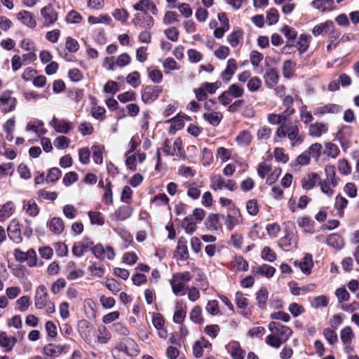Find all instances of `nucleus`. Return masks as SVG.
<instances>
[{
	"mask_svg": "<svg viewBox=\"0 0 359 359\" xmlns=\"http://www.w3.org/2000/svg\"><path fill=\"white\" fill-rule=\"evenodd\" d=\"M27 130H32L36 133L44 135L46 133L47 130L43 128V123L42 121H36L34 123L29 122L26 127Z\"/></svg>",
	"mask_w": 359,
	"mask_h": 359,
	"instance_id": "46",
	"label": "nucleus"
},
{
	"mask_svg": "<svg viewBox=\"0 0 359 359\" xmlns=\"http://www.w3.org/2000/svg\"><path fill=\"white\" fill-rule=\"evenodd\" d=\"M235 302L237 307L241 309V313L243 316H248V312L247 311L248 305V299L245 297L242 292H237L235 295Z\"/></svg>",
	"mask_w": 359,
	"mask_h": 359,
	"instance_id": "31",
	"label": "nucleus"
},
{
	"mask_svg": "<svg viewBox=\"0 0 359 359\" xmlns=\"http://www.w3.org/2000/svg\"><path fill=\"white\" fill-rule=\"evenodd\" d=\"M252 137L248 130H243L236 137L237 144L241 147H247L250 144Z\"/></svg>",
	"mask_w": 359,
	"mask_h": 359,
	"instance_id": "41",
	"label": "nucleus"
},
{
	"mask_svg": "<svg viewBox=\"0 0 359 359\" xmlns=\"http://www.w3.org/2000/svg\"><path fill=\"white\" fill-rule=\"evenodd\" d=\"M112 183L107 179L106 184L104 187V194L102 196V201L108 205H112L114 204L113 193H112Z\"/></svg>",
	"mask_w": 359,
	"mask_h": 359,
	"instance_id": "35",
	"label": "nucleus"
},
{
	"mask_svg": "<svg viewBox=\"0 0 359 359\" xmlns=\"http://www.w3.org/2000/svg\"><path fill=\"white\" fill-rule=\"evenodd\" d=\"M286 137L290 140L292 147L302 144L304 141L298 125L292 122L278 127L274 135V142H280Z\"/></svg>",
	"mask_w": 359,
	"mask_h": 359,
	"instance_id": "1",
	"label": "nucleus"
},
{
	"mask_svg": "<svg viewBox=\"0 0 359 359\" xmlns=\"http://www.w3.org/2000/svg\"><path fill=\"white\" fill-rule=\"evenodd\" d=\"M294 264L299 267L304 274H310L313 266V257L311 254H306L302 260H296Z\"/></svg>",
	"mask_w": 359,
	"mask_h": 359,
	"instance_id": "20",
	"label": "nucleus"
},
{
	"mask_svg": "<svg viewBox=\"0 0 359 359\" xmlns=\"http://www.w3.org/2000/svg\"><path fill=\"white\" fill-rule=\"evenodd\" d=\"M187 316V306L182 302L177 303L176 310L173 315V321L177 324L182 325Z\"/></svg>",
	"mask_w": 359,
	"mask_h": 359,
	"instance_id": "32",
	"label": "nucleus"
},
{
	"mask_svg": "<svg viewBox=\"0 0 359 359\" xmlns=\"http://www.w3.org/2000/svg\"><path fill=\"white\" fill-rule=\"evenodd\" d=\"M327 243L334 248L339 249L343 245V239L339 234L332 233L327 237Z\"/></svg>",
	"mask_w": 359,
	"mask_h": 359,
	"instance_id": "53",
	"label": "nucleus"
},
{
	"mask_svg": "<svg viewBox=\"0 0 359 359\" xmlns=\"http://www.w3.org/2000/svg\"><path fill=\"white\" fill-rule=\"evenodd\" d=\"M190 319L192 322L201 324L203 323L202 309L199 306H195L190 312Z\"/></svg>",
	"mask_w": 359,
	"mask_h": 359,
	"instance_id": "52",
	"label": "nucleus"
},
{
	"mask_svg": "<svg viewBox=\"0 0 359 359\" xmlns=\"http://www.w3.org/2000/svg\"><path fill=\"white\" fill-rule=\"evenodd\" d=\"M196 224L193 216L188 215L182 220V226L187 233L191 234L196 229Z\"/></svg>",
	"mask_w": 359,
	"mask_h": 359,
	"instance_id": "43",
	"label": "nucleus"
},
{
	"mask_svg": "<svg viewBox=\"0 0 359 359\" xmlns=\"http://www.w3.org/2000/svg\"><path fill=\"white\" fill-rule=\"evenodd\" d=\"M226 91L233 98L241 97L244 94V88L237 83H233L230 85Z\"/></svg>",
	"mask_w": 359,
	"mask_h": 359,
	"instance_id": "54",
	"label": "nucleus"
},
{
	"mask_svg": "<svg viewBox=\"0 0 359 359\" xmlns=\"http://www.w3.org/2000/svg\"><path fill=\"white\" fill-rule=\"evenodd\" d=\"M13 92L6 90L2 93L0 97V110L4 114H7L15 109L17 100L12 96Z\"/></svg>",
	"mask_w": 359,
	"mask_h": 359,
	"instance_id": "7",
	"label": "nucleus"
},
{
	"mask_svg": "<svg viewBox=\"0 0 359 359\" xmlns=\"http://www.w3.org/2000/svg\"><path fill=\"white\" fill-rule=\"evenodd\" d=\"M94 245L91 238L85 237L81 241L75 243L72 248V253L74 256L80 257L83 254L91 250L92 246Z\"/></svg>",
	"mask_w": 359,
	"mask_h": 359,
	"instance_id": "13",
	"label": "nucleus"
},
{
	"mask_svg": "<svg viewBox=\"0 0 359 359\" xmlns=\"http://www.w3.org/2000/svg\"><path fill=\"white\" fill-rule=\"evenodd\" d=\"M205 349L211 351L212 344L204 337H201L193 344L192 350L194 356L196 358H201L203 355Z\"/></svg>",
	"mask_w": 359,
	"mask_h": 359,
	"instance_id": "17",
	"label": "nucleus"
},
{
	"mask_svg": "<svg viewBox=\"0 0 359 359\" xmlns=\"http://www.w3.org/2000/svg\"><path fill=\"white\" fill-rule=\"evenodd\" d=\"M49 124L57 133L62 134H68L74 128L72 122L55 116H53Z\"/></svg>",
	"mask_w": 359,
	"mask_h": 359,
	"instance_id": "9",
	"label": "nucleus"
},
{
	"mask_svg": "<svg viewBox=\"0 0 359 359\" xmlns=\"http://www.w3.org/2000/svg\"><path fill=\"white\" fill-rule=\"evenodd\" d=\"M135 11H140L141 13H149V11L153 15H157L158 8L155 4L151 0H140L137 3L133 6Z\"/></svg>",
	"mask_w": 359,
	"mask_h": 359,
	"instance_id": "18",
	"label": "nucleus"
},
{
	"mask_svg": "<svg viewBox=\"0 0 359 359\" xmlns=\"http://www.w3.org/2000/svg\"><path fill=\"white\" fill-rule=\"evenodd\" d=\"M30 297L27 295L22 296L16 301L18 309L21 312L26 311L30 306Z\"/></svg>",
	"mask_w": 359,
	"mask_h": 359,
	"instance_id": "63",
	"label": "nucleus"
},
{
	"mask_svg": "<svg viewBox=\"0 0 359 359\" xmlns=\"http://www.w3.org/2000/svg\"><path fill=\"white\" fill-rule=\"evenodd\" d=\"M36 194L39 198L51 201H54L57 198V194L55 191H49L44 189L39 190Z\"/></svg>",
	"mask_w": 359,
	"mask_h": 359,
	"instance_id": "60",
	"label": "nucleus"
},
{
	"mask_svg": "<svg viewBox=\"0 0 359 359\" xmlns=\"http://www.w3.org/2000/svg\"><path fill=\"white\" fill-rule=\"evenodd\" d=\"M210 188L214 191L226 189L233 191L237 189V183L234 180H226L219 175H214L211 177Z\"/></svg>",
	"mask_w": 359,
	"mask_h": 359,
	"instance_id": "5",
	"label": "nucleus"
},
{
	"mask_svg": "<svg viewBox=\"0 0 359 359\" xmlns=\"http://www.w3.org/2000/svg\"><path fill=\"white\" fill-rule=\"evenodd\" d=\"M252 274L255 276H264L267 278H271L276 273V269L266 264H263L260 266H255L251 269Z\"/></svg>",
	"mask_w": 359,
	"mask_h": 359,
	"instance_id": "19",
	"label": "nucleus"
},
{
	"mask_svg": "<svg viewBox=\"0 0 359 359\" xmlns=\"http://www.w3.org/2000/svg\"><path fill=\"white\" fill-rule=\"evenodd\" d=\"M112 16L121 22H125L129 18L128 12L124 8H116L111 13Z\"/></svg>",
	"mask_w": 359,
	"mask_h": 359,
	"instance_id": "59",
	"label": "nucleus"
},
{
	"mask_svg": "<svg viewBox=\"0 0 359 359\" xmlns=\"http://www.w3.org/2000/svg\"><path fill=\"white\" fill-rule=\"evenodd\" d=\"M163 92V88L160 86H142L141 90V98L144 103H151L158 99Z\"/></svg>",
	"mask_w": 359,
	"mask_h": 359,
	"instance_id": "6",
	"label": "nucleus"
},
{
	"mask_svg": "<svg viewBox=\"0 0 359 359\" xmlns=\"http://www.w3.org/2000/svg\"><path fill=\"white\" fill-rule=\"evenodd\" d=\"M323 334L330 345H334L338 341V336L334 329L330 327L325 328Z\"/></svg>",
	"mask_w": 359,
	"mask_h": 359,
	"instance_id": "51",
	"label": "nucleus"
},
{
	"mask_svg": "<svg viewBox=\"0 0 359 359\" xmlns=\"http://www.w3.org/2000/svg\"><path fill=\"white\" fill-rule=\"evenodd\" d=\"M14 204L11 201H8L4 204L0 209V221L4 222L8 219L14 212Z\"/></svg>",
	"mask_w": 359,
	"mask_h": 359,
	"instance_id": "38",
	"label": "nucleus"
},
{
	"mask_svg": "<svg viewBox=\"0 0 359 359\" xmlns=\"http://www.w3.org/2000/svg\"><path fill=\"white\" fill-rule=\"evenodd\" d=\"M266 85L269 88L274 87L278 82L279 76L276 68H270L267 69L264 75Z\"/></svg>",
	"mask_w": 359,
	"mask_h": 359,
	"instance_id": "25",
	"label": "nucleus"
},
{
	"mask_svg": "<svg viewBox=\"0 0 359 359\" xmlns=\"http://www.w3.org/2000/svg\"><path fill=\"white\" fill-rule=\"evenodd\" d=\"M69 350V346L67 344H48L43 347V352L48 357L55 358L60 355L62 353H67Z\"/></svg>",
	"mask_w": 359,
	"mask_h": 359,
	"instance_id": "12",
	"label": "nucleus"
},
{
	"mask_svg": "<svg viewBox=\"0 0 359 359\" xmlns=\"http://www.w3.org/2000/svg\"><path fill=\"white\" fill-rule=\"evenodd\" d=\"M243 38V32L241 29L238 28L233 30L227 36V41L231 47H236Z\"/></svg>",
	"mask_w": 359,
	"mask_h": 359,
	"instance_id": "37",
	"label": "nucleus"
},
{
	"mask_svg": "<svg viewBox=\"0 0 359 359\" xmlns=\"http://www.w3.org/2000/svg\"><path fill=\"white\" fill-rule=\"evenodd\" d=\"M320 175L316 172H309L302 180V188L305 190L312 189L317 184H319Z\"/></svg>",
	"mask_w": 359,
	"mask_h": 359,
	"instance_id": "21",
	"label": "nucleus"
},
{
	"mask_svg": "<svg viewBox=\"0 0 359 359\" xmlns=\"http://www.w3.org/2000/svg\"><path fill=\"white\" fill-rule=\"evenodd\" d=\"M98 333L97 340L101 344H107L111 339L110 332L104 325H101L98 327Z\"/></svg>",
	"mask_w": 359,
	"mask_h": 359,
	"instance_id": "56",
	"label": "nucleus"
},
{
	"mask_svg": "<svg viewBox=\"0 0 359 359\" xmlns=\"http://www.w3.org/2000/svg\"><path fill=\"white\" fill-rule=\"evenodd\" d=\"M203 118L213 126H217L223 118V114L219 111L204 113Z\"/></svg>",
	"mask_w": 359,
	"mask_h": 359,
	"instance_id": "36",
	"label": "nucleus"
},
{
	"mask_svg": "<svg viewBox=\"0 0 359 359\" xmlns=\"http://www.w3.org/2000/svg\"><path fill=\"white\" fill-rule=\"evenodd\" d=\"M7 232L9 238L15 243H20L22 241L20 224L16 219H13L7 227Z\"/></svg>",
	"mask_w": 359,
	"mask_h": 359,
	"instance_id": "14",
	"label": "nucleus"
},
{
	"mask_svg": "<svg viewBox=\"0 0 359 359\" xmlns=\"http://www.w3.org/2000/svg\"><path fill=\"white\" fill-rule=\"evenodd\" d=\"M88 271L91 273L92 276L101 278L105 273V269L102 264H98L93 263L92 265L88 266Z\"/></svg>",
	"mask_w": 359,
	"mask_h": 359,
	"instance_id": "61",
	"label": "nucleus"
},
{
	"mask_svg": "<svg viewBox=\"0 0 359 359\" xmlns=\"http://www.w3.org/2000/svg\"><path fill=\"white\" fill-rule=\"evenodd\" d=\"M295 63L290 60H285L283 65V74L285 78L290 79L294 74Z\"/></svg>",
	"mask_w": 359,
	"mask_h": 359,
	"instance_id": "55",
	"label": "nucleus"
},
{
	"mask_svg": "<svg viewBox=\"0 0 359 359\" xmlns=\"http://www.w3.org/2000/svg\"><path fill=\"white\" fill-rule=\"evenodd\" d=\"M342 108L340 105L336 104H327L322 107H318L315 109L314 114L322 116L325 114H338L341 111Z\"/></svg>",
	"mask_w": 359,
	"mask_h": 359,
	"instance_id": "24",
	"label": "nucleus"
},
{
	"mask_svg": "<svg viewBox=\"0 0 359 359\" xmlns=\"http://www.w3.org/2000/svg\"><path fill=\"white\" fill-rule=\"evenodd\" d=\"M325 178L319 181L320 191L327 197L331 198L334 194V189L339 184L340 179L337 177L335 166L327 165L325 168Z\"/></svg>",
	"mask_w": 359,
	"mask_h": 359,
	"instance_id": "2",
	"label": "nucleus"
},
{
	"mask_svg": "<svg viewBox=\"0 0 359 359\" xmlns=\"http://www.w3.org/2000/svg\"><path fill=\"white\" fill-rule=\"evenodd\" d=\"M327 130L328 127L327 124L321 122H316L309 126V135L312 137H319L323 133H325Z\"/></svg>",
	"mask_w": 359,
	"mask_h": 359,
	"instance_id": "26",
	"label": "nucleus"
},
{
	"mask_svg": "<svg viewBox=\"0 0 359 359\" xmlns=\"http://www.w3.org/2000/svg\"><path fill=\"white\" fill-rule=\"evenodd\" d=\"M41 15L43 19L44 25L49 27L58 19V13L52 4H48L41 9Z\"/></svg>",
	"mask_w": 359,
	"mask_h": 359,
	"instance_id": "11",
	"label": "nucleus"
},
{
	"mask_svg": "<svg viewBox=\"0 0 359 359\" xmlns=\"http://www.w3.org/2000/svg\"><path fill=\"white\" fill-rule=\"evenodd\" d=\"M322 150H323V147H322L321 144L314 143V144H312L309 147L307 151L309 154L311 158H314L315 161L316 162H318L319 160V158L321 155Z\"/></svg>",
	"mask_w": 359,
	"mask_h": 359,
	"instance_id": "48",
	"label": "nucleus"
},
{
	"mask_svg": "<svg viewBox=\"0 0 359 359\" xmlns=\"http://www.w3.org/2000/svg\"><path fill=\"white\" fill-rule=\"evenodd\" d=\"M93 150V159L95 163L100 165L103 162V150L104 147L98 144H95L91 147Z\"/></svg>",
	"mask_w": 359,
	"mask_h": 359,
	"instance_id": "47",
	"label": "nucleus"
},
{
	"mask_svg": "<svg viewBox=\"0 0 359 359\" xmlns=\"http://www.w3.org/2000/svg\"><path fill=\"white\" fill-rule=\"evenodd\" d=\"M297 223L299 227L302 228L304 232L309 233H313L315 232V222L310 217H300L297 219Z\"/></svg>",
	"mask_w": 359,
	"mask_h": 359,
	"instance_id": "23",
	"label": "nucleus"
},
{
	"mask_svg": "<svg viewBox=\"0 0 359 359\" xmlns=\"http://www.w3.org/2000/svg\"><path fill=\"white\" fill-rule=\"evenodd\" d=\"M222 219H224V215L210 213L205 221V227L212 231L221 230L222 228Z\"/></svg>",
	"mask_w": 359,
	"mask_h": 359,
	"instance_id": "15",
	"label": "nucleus"
},
{
	"mask_svg": "<svg viewBox=\"0 0 359 359\" xmlns=\"http://www.w3.org/2000/svg\"><path fill=\"white\" fill-rule=\"evenodd\" d=\"M333 27V22L332 20H327L323 23L316 25L312 30V33L314 36H317L323 32L327 33L330 28Z\"/></svg>",
	"mask_w": 359,
	"mask_h": 359,
	"instance_id": "42",
	"label": "nucleus"
},
{
	"mask_svg": "<svg viewBox=\"0 0 359 359\" xmlns=\"http://www.w3.org/2000/svg\"><path fill=\"white\" fill-rule=\"evenodd\" d=\"M348 203V200L341 194H338L335 197L334 208L340 216L344 215V209L347 207Z\"/></svg>",
	"mask_w": 359,
	"mask_h": 359,
	"instance_id": "45",
	"label": "nucleus"
},
{
	"mask_svg": "<svg viewBox=\"0 0 359 359\" xmlns=\"http://www.w3.org/2000/svg\"><path fill=\"white\" fill-rule=\"evenodd\" d=\"M34 305L38 309H43L48 315L55 311V304L48 299L47 288L43 285H39L36 290Z\"/></svg>",
	"mask_w": 359,
	"mask_h": 359,
	"instance_id": "3",
	"label": "nucleus"
},
{
	"mask_svg": "<svg viewBox=\"0 0 359 359\" xmlns=\"http://www.w3.org/2000/svg\"><path fill=\"white\" fill-rule=\"evenodd\" d=\"M269 329L271 332L279 337L281 340H284L285 342L288 340L292 334L290 327L273 321L269 324Z\"/></svg>",
	"mask_w": 359,
	"mask_h": 359,
	"instance_id": "10",
	"label": "nucleus"
},
{
	"mask_svg": "<svg viewBox=\"0 0 359 359\" xmlns=\"http://www.w3.org/2000/svg\"><path fill=\"white\" fill-rule=\"evenodd\" d=\"M176 252L182 260H186L189 258V252L186 241L182 238H180L178 241Z\"/></svg>",
	"mask_w": 359,
	"mask_h": 359,
	"instance_id": "44",
	"label": "nucleus"
},
{
	"mask_svg": "<svg viewBox=\"0 0 359 359\" xmlns=\"http://www.w3.org/2000/svg\"><path fill=\"white\" fill-rule=\"evenodd\" d=\"M133 24L136 27L145 29H150L154 25V20L149 13H136L132 20Z\"/></svg>",
	"mask_w": 359,
	"mask_h": 359,
	"instance_id": "8",
	"label": "nucleus"
},
{
	"mask_svg": "<svg viewBox=\"0 0 359 359\" xmlns=\"http://www.w3.org/2000/svg\"><path fill=\"white\" fill-rule=\"evenodd\" d=\"M192 278V275L189 271L176 273L170 280V285L173 293L177 296H183L186 294V285Z\"/></svg>",
	"mask_w": 359,
	"mask_h": 359,
	"instance_id": "4",
	"label": "nucleus"
},
{
	"mask_svg": "<svg viewBox=\"0 0 359 359\" xmlns=\"http://www.w3.org/2000/svg\"><path fill=\"white\" fill-rule=\"evenodd\" d=\"M23 210L32 217H36L40 212L39 207L32 198L23 201Z\"/></svg>",
	"mask_w": 359,
	"mask_h": 359,
	"instance_id": "30",
	"label": "nucleus"
},
{
	"mask_svg": "<svg viewBox=\"0 0 359 359\" xmlns=\"http://www.w3.org/2000/svg\"><path fill=\"white\" fill-rule=\"evenodd\" d=\"M126 82L133 88H137L141 83L140 73L137 71L130 73L126 77Z\"/></svg>",
	"mask_w": 359,
	"mask_h": 359,
	"instance_id": "50",
	"label": "nucleus"
},
{
	"mask_svg": "<svg viewBox=\"0 0 359 359\" xmlns=\"http://www.w3.org/2000/svg\"><path fill=\"white\" fill-rule=\"evenodd\" d=\"M323 152L327 156L335 158L339 155L340 150L337 145L332 142H327L325 144V148Z\"/></svg>",
	"mask_w": 359,
	"mask_h": 359,
	"instance_id": "57",
	"label": "nucleus"
},
{
	"mask_svg": "<svg viewBox=\"0 0 359 359\" xmlns=\"http://www.w3.org/2000/svg\"><path fill=\"white\" fill-rule=\"evenodd\" d=\"M225 348L232 359H244L246 352L241 348L238 341H231L225 346Z\"/></svg>",
	"mask_w": 359,
	"mask_h": 359,
	"instance_id": "16",
	"label": "nucleus"
},
{
	"mask_svg": "<svg viewBox=\"0 0 359 359\" xmlns=\"http://www.w3.org/2000/svg\"><path fill=\"white\" fill-rule=\"evenodd\" d=\"M255 295L257 306L262 310L266 309L269 297V292L266 287H262Z\"/></svg>",
	"mask_w": 359,
	"mask_h": 359,
	"instance_id": "28",
	"label": "nucleus"
},
{
	"mask_svg": "<svg viewBox=\"0 0 359 359\" xmlns=\"http://www.w3.org/2000/svg\"><path fill=\"white\" fill-rule=\"evenodd\" d=\"M17 342L15 337H10L6 332L0 334V346L5 349L6 351H11Z\"/></svg>",
	"mask_w": 359,
	"mask_h": 359,
	"instance_id": "33",
	"label": "nucleus"
},
{
	"mask_svg": "<svg viewBox=\"0 0 359 359\" xmlns=\"http://www.w3.org/2000/svg\"><path fill=\"white\" fill-rule=\"evenodd\" d=\"M261 257L265 261L273 262L277 259V255L270 247L265 246L261 252Z\"/></svg>",
	"mask_w": 359,
	"mask_h": 359,
	"instance_id": "49",
	"label": "nucleus"
},
{
	"mask_svg": "<svg viewBox=\"0 0 359 359\" xmlns=\"http://www.w3.org/2000/svg\"><path fill=\"white\" fill-rule=\"evenodd\" d=\"M354 337L353 331L350 326H346L340 332V338L344 345H349Z\"/></svg>",
	"mask_w": 359,
	"mask_h": 359,
	"instance_id": "40",
	"label": "nucleus"
},
{
	"mask_svg": "<svg viewBox=\"0 0 359 359\" xmlns=\"http://www.w3.org/2000/svg\"><path fill=\"white\" fill-rule=\"evenodd\" d=\"M17 16L18 19L26 26L30 28H34L36 26V22L32 13L24 10L19 12Z\"/></svg>",
	"mask_w": 359,
	"mask_h": 359,
	"instance_id": "29",
	"label": "nucleus"
},
{
	"mask_svg": "<svg viewBox=\"0 0 359 359\" xmlns=\"http://www.w3.org/2000/svg\"><path fill=\"white\" fill-rule=\"evenodd\" d=\"M266 343L273 348H278L282 344L285 342L284 340H281L279 337L273 333L266 337Z\"/></svg>",
	"mask_w": 359,
	"mask_h": 359,
	"instance_id": "64",
	"label": "nucleus"
},
{
	"mask_svg": "<svg viewBox=\"0 0 359 359\" xmlns=\"http://www.w3.org/2000/svg\"><path fill=\"white\" fill-rule=\"evenodd\" d=\"M133 208L129 205H123L118 208L114 212L116 220L124 221L130 218L133 214Z\"/></svg>",
	"mask_w": 359,
	"mask_h": 359,
	"instance_id": "27",
	"label": "nucleus"
},
{
	"mask_svg": "<svg viewBox=\"0 0 359 359\" xmlns=\"http://www.w3.org/2000/svg\"><path fill=\"white\" fill-rule=\"evenodd\" d=\"M184 187L187 189V196L193 200L199 198L201 196L200 187L201 185H198L196 182H186L184 184Z\"/></svg>",
	"mask_w": 359,
	"mask_h": 359,
	"instance_id": "34",
	"label": "nucleus"
},
{
	"mask_svg": "<svg viewBox=\"0 0 359 359\" xmlns=\"http://www.w3.org/2000/svg\"><path fill=\"white\" fill-rule=\"evenodd\" d=\"M49 231L53 234H61L65 229V224L60 217H54L47 223Z\"/></svg>",
	"mask_w": 359,
	"mask_h": 359,
	"instance_id": "22",
	"label": "nucleus"
},
{
	"mask_svg": "<svg viewBox=\"0 0 359 359\" xmlns=\"http://www.w3.org/2000/svg\"><path fill=\"white\" fill-rule=\"evenodd\" d=\"M62 172L59 168H52L49 170V172L46 178V181L47 182L55 183L60 178Z\"/></svg>",
	"mask_w": 359,
	"mask_h": 359,
	"instance_id": "62",
	"label": "nucleus"
},
{
	"mask_svg": "<svg viewBox=\"0 0 359 359\" xmlns=\"http://www.w3.org/2000/svg\"><path fill=\"white\" fill-rule=\"evenodd\" d=\"M106 287L116 294L121 290V283L114 278H107L104 283Z\"/></svg>",
	"mask_w": 359,
	"mask_h": 359,
	"instance_id": "58",
	"label": "nucleus"
},
{
	"mask_svg": "<svg viewBox=\"0 0 359 359\" xmlns=\"http://www.w3.org/2000/svg\"><path fill=\"white\" fill-rule=\"evenodd\" d=\"M311 36L302 34L297 40L296 47L299 51V53L301 55L304 53L308 49L310 43Z\"/></svg>",
	"mask_w": 359,
	"mask_h": 359,
	"instance_id": "39",
	"label": "nucleus"
}]
</instances>
